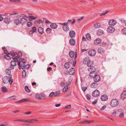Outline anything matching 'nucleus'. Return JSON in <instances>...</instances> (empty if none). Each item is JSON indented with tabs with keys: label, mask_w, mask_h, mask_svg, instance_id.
I'll return each mask as SVG.
<instances>
[{
	"label": "nucleus",
	"mask_w": 126,
	"mask_h": 126,
	"mask_svg": "<svg viewBox=\"0 0 126 126\" xmlns=\"http://www.w3.org/2000/svg\"><path fill=\"white\" fill-rule=\"evenodd\" d=\"M83 62L84 63H86L87 66L90 67H92L93 65L94 62L89 58H86L84 60Z\"/></svg>",
	"instance_id": "obj_1"
},
{
	"label": "nucleus",
	"mask_w": 126,
	"mask_h": 126,
	"mask_svg": "<svg viewBox=\"0 0 126 126\" xmlns=\"http://www.w3.org/2000/svg\"><path fill=\"white\" fill-rule=\"evenodd\" d=\"M60 24L63 25V28L64 31H69V28L68 25V22L61 23Z\"/></svg>",
	"instance_id": "obj_2"
},
{
	"label": "nucleus",
	"mask_w": 126,
	"mask_h": 126,
	"mask_svg": "<svg viewBox=\"0 0 126 126\" xmlns=\"http://www.w3.org/2000/svg\"><path fill=\"white\" fill-rule=\"evenodd\" d=\"M118 104V101L117 99H115L112 100L111 103V106L112 107H116Z\"/></svg>",
	"instance_id": "obj_3"
},
{
	"label": "nucleus",
	"mask_w": 126,
	"mask_h": 126,
	"mask_svg": "<svg viewBox=\"0 0 126 126\" xmlns=\"http://www.w3.org/2000/svg\"><path fill=\"white\" fill-rule=\"evenodd\" d=\"M88 55L91 56H95L96 54V51L94 49H91L89 50L88 52Z\"/></svg>",
	"instance_id": "obj_4"
},
{
	"label": "nucleus",
	"mask_w": 126,
	"mask_h": 126,
	"mask_svg": "<svg viewBox=\"0 0 126 126\" xmlns=\"http://www.w3.org/2000/svg\"><path fill=\"white\" fill-rule=\"evenodd\" d=\"M38 121V120L36 119H28L26 120H24V122L31 123H33V121Z\"/></svg>",
	"instance_id": "obj_5"
},
{
	"label": "nucleus",
	"mask_w": 126,
	"mask_h": 126,
	"mask_svg": "<svg viewBox=\"0 0 126 126\" xmlns=\"http://www.w3.org/2000/svg\"><path fill=\"white\" fill-rule=\"evenodd\" d=\"M100 94L99 91L97 90L94 91L92 93V95L94 97H97Z\"/></svg>",
	"instance_id": "obj_6"
},
{
	"label": "nucleus",
	"mask_w": 126,
	"mask_h": 126,
	"mask_svg": "<svg viewBox=\"0 0 126 126\" xmlns=\"http://www.w3.org/2000/svg\"><path fill=\"white\" fill-rule=\"evenodd\" d=\"M94 78V81L96 82L99 81L100 79V76L98 75H96Z\"/></svg>",
	"instance_id": "obj_7"
},
{
	"label": "nucleus",
	"mask_w": 126,
	"mask_h": 126,
	"mask_svg": "<svg viewBox=\"0 0 126 126\" xmlns=\"http://www.w3.org/2000/svg\"><path fill=\"white\" fill-rule=\"evenodd\" d=\"M108 97L107 95L103 94L101 97V99L102 101H105L108 99Z\"/></svg>",
	"instance_id": "obj_8"
},
{
	"label": "nucleus",
	"mask_w": 126,
	"mask_h": 126,
	"mask_svg": "<svg viewBox=\"0 0 126 126\" xmlns=\"http://www.w3.org/2000/svg\"><path fill=\"white\" fill-rule=\"evenodd\" d=\"M101 42V39L99 38L96 39L94 41V44L97 45L99 44Z\"/></svg>",
	"instance_id": "obj_9"
},
{
	"label": "nucleus",
	"mask_w": 126,
	"mask_h": 126,
	"mask_svg": "<svg viewBox=\"0 0 126 126\" xmlns=\"http://www.w3.org/2000/svg\"><path fill=\"white\" fill-rule=\"evenodd\" d=\"M88 70L89 71V72H96V69L95 67L93 66L92 67H90L89 68H88Z\"/></svg>",
	"instance_id": "obj_10"
},
{
	"label": "nucleus",
	"mask_w": 126,
	"mask_h": 126,
	"mask_svg": "<svg viewBox=\"0 0 126 126\" xmlns=\"http://www.w3.org/2000/svg\"><path fill=\"white\" fill-rule=\"evenodd\" d=\"M69 34L71 37L73 38L75 36V33L74 31H71L69 32Z\"/></svg>",
	"instance_id": "obj_11"
},
{
	"label": "nucleus",
	"mask_w": 126,
	"mask_h": 126,
	"mask_svg": "<svg viewBox=\"0 0 126 126\" xmlns=\"http://www.w3.org/2000/svg\"><path fill=\"white\" fill-rule=\"evenodd\" d=\"M3 82L4 84H6L8 82V78L6 76H4L2 78Z\"/></svg>",
	"instance_id": "obj_12"
},
{
	"label": "nucleus",
	"mask_w": 126,
	"mask_h": 126,
	"mask_svg": "<svg viewBox=\"0 0 126 126\" xmlns=\"http://www.w3.org/2000/svg\"><path fill=\"white\" fill-rule=\"evenodd\" d=\"M27 21L28 20L27 19L23 18L21 19L20 23L22 24H23Z\"/></svg>",
	"instance_id": "obj_13"
},
{
	"label": "nucleus",
	"mask_w": 126,
	"mask_h": 126,
	"mask_svg": "<svg viewBox=\"0 0 126 126\" xmlns=\"http://www.w3.org/2000/svg\"><path fill=\"white\" fill-rule=\"evenodd\" d=\"M90 86L92 88H95L97 87L98 84L97 83L94 82L91 84Z\"/></svg>",
	"instance_id": "obj_14"
},
{
	"label": "nucleus",
	"mask_w": 126,
	"mask_h": 126,
	"mask_svg": "<svg viewBox=\"0 0 126 126\" xmlns=\"http://www.w3.org/2000/svg\"><path fill=\"white\" fill-rule=\"evenodd\" d=\"M75 72V70L73 68H72L70 69L69 70V74L71 75H73L74 74Z\"/></svg>",
	"instance_id": "obj_15"
},
{
	"label": "nucleus",
	"mask_w": 126,
	"mask_h": 126,
	"mask_svg": "<svg viewBox=\"0 0 126 126\" xmlns=\"http://www.w3.org/2000/svg\"><path fill=\"white\" fill-rule=\"evenodd\" d=\"M51 28L53 29H56L57 27V25L55 23H52L50 25Z\"/></svg>",
	"instance_id": "obj_16"
},
{
	"label": "nucleus",
	"mask_w": 126,
	"mask_h": 126,
	"mask_svg": "<svg viewBox=\"0 0 126 126\" xmlns=\"http://www.w3.org/2000/svg\"><path fill=\"white\" fill-rule=\"evenodd\" d=\"M117 23L116 20L114 19H111V26H113L115 25Z\"/></svg>",
	"instance_id": "obj_17"
},
{
	"label": "nucleus",
	"mask_w": 126,
	"mask_h": 126,
	"mask_svg": "<svg viewBox=\"0 0 126 126\" xmlns=\"http://www.w3.org/2000/svg\"><path fill=\"white\" fill-rule=\"evenodd\" d=\"M3 21L5 23H9L11 22L10 19L7 17L5 18L4 19Z\"/></svg>",
	"instance_id": "obj_18"
},
{
	"label": "nucleus",
	"mask_w": 126,
	"mask_h": 126,
	"mask_svg": "<svg viewBox=\"0 0 126 126\" xmlns=\"http://www.w3.org/2000/svg\"><path fill=\"white\" fill-rule=\"evenodd\" d=\"M97 34L98 35H101L103 34V31L102 30L99 29L97 31Z\"/></svg>",
	"instance_id": "obj_19"
},
{
	"label": "nucleus",
	"mask_w": 126,
	"mask_h": 126,
	"mask_svg": "<svg viewBox=\"0 0 126 126\" xmlns=\"http://www.w3.org/2000/svg\"><path fill=\"white\" fill-rule=\"evenodd\" d=\"M70 44L71 45H74L75 44V41L73 39H71L69 40Z\"/></svg>",
	"instance_id": "obj_20"
},
{
	"label": "nucleus",
	"mask_w": 126,
	"mask_h": 126,
	"mask_svg": "<svg viewBox=\"0 0 126 126\" xmlns=\"http://www.w3.org/2000/svg\"><path fill=\"white\" fill-rule=\"evenodd\" d=\"M96 72H90L89 74V76L91 78H94V76H95L96 75Z\"/></svg>",
	"instance_id": "obj_21"
},
{
	"label": "nucleus",
	"mask_w": 126,
	"mask_h": 126,
	"mask_svg": "<svg viewBox=\"0 0 126 126\" xmlns=\"http://www.w3.org/2000/svg\"><path fill=\"white\" fill-rule=\"evenodd\" d=\"M38 31L39 33L41 34H42L44 33L43 28L41 27H40L38 28Z\"/></svg>",
	"instance_id": "obj_22"
},
{
	"label": "nucleus",
	"mask_w": 126,
	"mask_h": 126,
	"mask_svg": "<svg viewBox=\"0 0 126 126\" xmlns=\"http://www.w3.org/2000/svg\"><path fill=\"white\" fill-rule=\"evenodd\" d=\"M100 24L99 23H97L94 25V27L96 29L100 27Z\"/></svg>",
	"instance_id": "obj_23"
},
{
	"label": "nucleus",
	"mask_w": 126,
	"mask_h": 126,
	"mask_svg": "<svg viewBox=\"0 0 126 126\" xmlns=\"http://www.w3.org/2000/svg\"><path fill=\"white\" fill-rule=\"evenodd\" d=\"M1 91L3 93H5L8 92V89L6 87L4 86L2 87Z\"/></svg>",
	"instance_id": "obj_24"
},
{
	"label": "nucleus",
	"mask_w": 126,
	"mask_h": 126,
	"mask_svg": "<svg viewBox=\"0 0 126 126\" xmlns=\"http://www.w3.org/2000/svg\"><path fill=\"white\" fill-rule=\"evenodd\" d=\"M98 51L100 53L102 54L104 52V50L103 48L101 47H100L98 48Z\"/></svg>",
	"instance_id": "obj_25"
},
{
	"label": "nucleus",
	"mask_w": 126,
	"mask_h": 126,
	"mask_svg": "<svg viewBox=\"0 0 126 126\" xmlns=\"http://www.w3.org/2000/svg\"><path fill=\"white\" fill-rule=\"evenodd\" d=\"M12 76L11 75H10L9 76V78H10L8 80V81H9L10 84V85H11L13 82V80L12 79Z\"/></svg>",
	"instance_id": "obj_26"
},
{
	"label": "nucleus",
	"mask_w": 126,
	"mask_h": 126,
	"mask_svg": "<svg viewBox=\"0 0 126 126\" xmlns=\"http://www.w3.org/2000/svg\"><path fill=\"white\" fill-rule=\"evenodd\" d=\"M86 39L88 40H90L91 38L90 34L89 33L86 34Z\"/></svg>",
	"instance_id": "obj_27"
},
{
	"label": "nucleus",
	"mask_w": 126,
	"mask_h": 126,
	"mask_svg": "<svg viewBox=\"0 0 126 126\" xmlns=\"http://www.w3.org/2000/svg\"><path fill=\"white\" fill-rule=\"evenodd\" d=\"M69 56L71 57H73L74 55V52L72 51H70L69 53Z\"/></svg>",
	"instance_id": "obj_28"
},
{
	"label": "nucleus",
	"mask_w": 126,
	"mask_h": 126,
	"mask_svg": "<svg viewBox=\"0 0 126 126\" xmlns=\"http://www.w3.org/2000/svg\"><path fill=\"white\" fill-rule=\"evenodd\" d=\"M20 101H21V102H29L30 101V99H29L28 98H24L20 100Z\"/></svg>",
	"instance_id": "obj_29"
},
{
	"label": "nucleus",
	"mask_w": 126,
	"mask_h": 126,
	"mask_svg": "<svg viewBox=\"0 0 126 126\" xmlns=\"http://www.w3.org/2000/svg\"><path fill=\"white\" fill-rule=\"evenodd\" d=\"M22 54V53L21 52H19L18 53H17V54L16 55V57L17 58H19L21 56Z\"/></svg>",
	"instance_id": "obj_30"
},
{
	"label": "nucleus",
	"mask_w": 126,
	"mask_h": 126,
	"mask_svg": "<svg viewBox=\"0 0 126 126\" xmlns=\"http://www.w3.org/2000/svg\"><path fill=\"white\" fill-rule=\"evenodd\" d=\"M14 23L16 25H18L20 23L19 20L18 19H15L14 20Z\"/></svg>",
	"instance_id": "obj_31"
},
{
	"label": "nucleus",
	"mask_w": 126,
	"mask_h": 126,
	"mask_svg": "<svg viewBox=\"0 0 126 126\" xmlns=\"http://www.w3.org/2000/svg\"><path fill=\"white\" fill-rule=\"evenodd\" d=\"M64 67L66 69H68L70 67V65L69 63H66L64 64Z\"/></svg>",
	"instance_id": "obj_32"
},
{
	"label": "nucleus",
	"mask_w": 126,
	"mask_h": 126,
	"mask_svg": "<svg viewBox=\"0 0 126 126\" xmlns=\"http://www.w3.org/2000/svg\"><path fill=\"white\" fill-rule=\"evenodd\" d=\"M68 89V86H66L63 90V91L64 92H65L67 91Z\"/></svg>",
	"instance_id": "obj_33"
},
{
	"label": "nucleus",
	"mask_w": 126,
	"mask_h": 126,
	"mask_svg": "<svg viewBox=\"0 0 126 126\" xmlns=\"http://www.w3.org/2000/svg\"><path fill=\"white\" fill-rule=\"evenodd\" d=\"M26 76V72L25 70H24L22 73V77L23 78H25Z\"/></svg>",
	"instance_id": "obj_34"
},
{
	"label": "nucleus",
	"mask_w": 126,
	"mask_h": 126,
	"mask_svg": "<svg viewBox=\"0 0 126 126\" xmlns=\"http://www.w3.org/2000/svg\"><path fill=\"white\" fill-rule=\"evenodd\" d=\"M11 64L13 66H15L16 65V62L14 61H12L11 62Z\"/></svg>",
	"instance_id": "obj_35"
},
{
	"label": "nucleus",
	"mask_w": 126,
	"mask_h": 126,
	"mask_svg": "<svg viewBox=\"0 0 126 126\" xmlns=\"http://www.w3.org/2000/svg\"><path fill=\"white\" fill-rule=\"evenodd\" d=\"M25 91L28 92L29 93L30 92V90L29 88L27 86H26L25 87Z\"/></svg>",
	"instance_id": "obj_36"
},
{
	"label": "nucleus",
	"mask_w": 126,
	"mask_h": 126,
	"mask_svg": "<svg viewBox=\"0 0 126 126\" xmlns=\"http://www.w3.org/2000/svg\"><path fill=\"white\" fill-rule=\"evenodd\" d=\"M51 29L49 28H47L46 30V32L47 33H49L50 32H51Z\"/></svg>",
	"instance_id": "obj_37"
},
{
	"label": "nucleus",
	"mask_w": 126,
	"mask_h": 126,
	"mask_svg": "<svg viewBox=\"0 0 126 126\" xmlns=\"http://www.w3.org/2000/svg\"><path fill=\"white\" fill-rule=\"evenodd\" d=\"M30 65L29 64H27L25 65L24 66L22 65H21V67H23V68H25L28 69H29L30 67Z\"/></svg>",
	"instance_id": "obj_38"
},
{
	"label": "nucleus",
	"mask_w": 126,
	"mask_h": 126,
	"mask_svg": "<svg viewBox=\"0 0 126 126\" xmlns=\"http://www.w3.org/2000/svg\"><path fill=\"white\" fill-rule=\"evenodd\" d=\"M35 97L37 99L39 100L41 99V98L40 96L38 94H35Z\"/></svg>",
	"instance_id": "obj_39"
},
{
	"label": "nucleus",
	"mask_w": 126,
	"mask_h": 126,
	"mask_svg": "<svg viewBox=\"0 0 126 126\" xmlns=\"http://www.w3.org/2000/svg\"><path fill=\"white\" fill-rule=\"evenodd\" d=\"M5 73L8 75H9L10 73L11 72L10 70L9 69H7L5 70Z\"/></svg>",
	"instance_id": "obj_40"
},
{
	"label": "nucleus",
	"mask_w": 126,
	"mask_h": 126,
	"mask_svg": "<svg viewBox=\"0 0 126 126\" xmlns=\"http://www.w3.org/2000/svg\"><path fill=\"white\" fill-rule=\"evenodd\" d=\"M32 25V23L30 22H28L27 23V25L28 27H31Z\"/></svg>",
	"instance_id": "obj_41"
},
{
	"label": "nucleus",
	"mask_w": 126,
	"mask_h": 126,
	"mask_svg": "<svg viewBox=\"0 0 126 126\" xmlns=\"http://www.w3.org/2000/svg\"><path fill=\"white\" fill-rule=\"evenodd\" d=\"M121 95V98L123 99H124L126 98V94H122Z\"/></svg>",
	"instance_id": "obj_42"
},
{
	"label": "nucleus",
	"mask_w": 126,
	"mask_h": 126,
	"mask_svg": "<svg viewBox=\"0 0 126 126\" xmlns=\"http://www.w3.org/2000/svg\"><path fill=\"white\" fill-rule=\"evenodd\" d=\"M109 12V11H106V12L101 13L99 15L100 16H104L107 13H108Z\"/></svg>",
	"instance_id": "obj_43"
},
{
	"label": "nucleus",
	"mask_w": 126,
	"mask_h": 126,
	"mask_svg": "<svg viewBox=\"0 0 126 126\" xmlns=\"http://www.w3.org/2000/svg\"><path fill=\"white\" fill-rule=\"evenodd\" d=\"M9 55H5L4 56V57L6 59H11V57L8 56Z\"/></svg>",
	"instance_id": "obj_44"
},
{
	"label": "nucleus",
	"mask_w": 126,
	"mask_h": 126,
	"mask_svg": "<svg viewBox=\"0 0 126 126\" xmlns=\"http://www.w3.org/2000/svg\"><path fill=\"white\" fill-rule=\"evenodd\" d=\"M10 54L11 55L13 56H15L16 57V55L17 54V53L15 52L14 53L13 52H10Z\"/></svg>",
	"instance_id": "obj_45"
},
{
	"label": "nucleus",
	"mask_w": 126,
	"mask_h": 126,
	"mask_svg": "<svg viewBox=\"0 0 126 126\" xmlns=\"http://www.w3.org/2000/svg\"><path fill=\"white\" fill-rule=\"evenodd\" d=\"M31 30L33 32H36V27H35V26L33 27Z\"/></svg>",
	"instance_id": "obj_46"
},
{
	"label": "nucleus",
	"mask_w": 126,
	"mask_h": 126,
	"mask_svg": "<svg viewBox=\"0 0 126 126\" xmlns=\"http://www.w3.org/2000/svg\"><path fill=\"white\" fill-rule=\"evenodd\" d=\"M41 97L43 98V99H46V95L44 94H42L41 95Z\"/></svg>",
	"instance_id": "obj_47"
},
{
	"label": "nucleus",
	"mask_w": 126,
	"mask_h": 126,
	"mask_svg": "<svg viewBox=\"0 0 126 126\" xmlns=\"http://www.w3.org/2000/svg\"><path fill=\"white\" fill-rule=\"evenodd\" d=\"M71 79H69V81H67L66 83L67 85V86L70 85L71 84Z\"/></svg>",
	"instance_id": "obj_48"
},
{
	"label": "nucleus",
	"mask_w": 126,
	"mask_h": 126,
	"mask_svg": "<svg viewBox=\"0 0 126 126\" xmlns=\"http://www.w3.org/2000/svg\"><path fill=\"white\" fill-rule=\"evenodd\" d=\"M60 93V92L59 91H57L54 93V96H56L59 95Z\"/></svg>",
	"instance_id": "obj_49"
},
{
	"label": "nucleus",
	"mask_w": 126,
	"mask_h": 126,
	"mask_svg": "<svg viewBox=\"0 0 126 126\" xmlns=\"http://www.w3.org/2000/svg\"><path fill=\"white\" fill-rule=\"evenodd\" d=\"M17 63L19 65V69H20L21 68L22 69H23V68L21 67V65H20V61H18Z\"/></svg>",
	"instance_id": "obj_50"
},
{
	"label": "nucleus",
	"mask_w": 126,
	"mask_h": 126,
	"mask_svg": "<svg viewBox=\"0 0 126 126\" xmlns=\"http://www.w3.org/2000/svg\"><path fill=\"white\" fill-rule=\"evenodd\" d=\"M29 18L30 19L33 20L35 19L36 18H36L35 17L32 16H29Z\"/></svg>",
	"instance_id": "obj_51"
},
{
	"label": "nucleus",
	"mask_w": 126,
	"mask_h": 126,
	"mask_svg": "<svg viewBox=\"0 0 126 126\" xmlns=\"http://www.w3.org/2000/svg\"><path fill=\"white\" fill-rule=\"evenodd\" d=\"M115 29L114 27L111 26V33L114 32L115 31Z\"/></svg>",
	"instance_id": "obj_52"
},
{
	"label": "nucleus",
	"mask_w": 126,
	"mask_h": 126,
	"mask_svg": "<svg viewBox=\"0 0 126 126\" xmlns=\"http://www.w3.org/2000/svg\"><path fill=\"white\" fill-rule=\"evenodd\" d=\"M53 96H54V93L53 92L50 93L49 95V97H51Z\"/></svg>",
	"instance_id": "obj_53"
},
{
	"label": "nucleus",
	"mask_w": 126,
	"mask_h": 126,
	"mask_svg": "<svg viewBox=\"0 0 126 126\" xmlns=\"http://www.w3.org/2000/svg\"><path fill=\"white\" fill-rule=\"evenodd\" d=\"M124 113L123 112H121L120 114L119 117L120 118H122L124 117Z\"/></svg>",
	"instance_id": "obj_54"
},
{
	"label": "nucleus",
	"mask_w": 126,
	"mask_h": 126,
	"mask_svg": "<svg viewBox=\"0 0 126 126\" xmlns=\"http://www.w3.org/2000/svg\"><path fill=\"white\" fill-rule=\"evenodd\" d=\"M20 60L23 63H26V61L24 60V59L23 58H21L20 59Z\"/></svg>",
	"instance_id": "obj_55"
},
{
	"label": "nucleus",
	"mask_w": 126,
	"mask_h": 126,
	"mask_svg": "<svg viewBox=\"0 0 126 126\" xmlns=\"http://www.w3.org/2000/svg\"><path fill=\"white\" fill-rule=\"evenodd\" d=\"M86 98L88 100H89L91 98V96L88 94H87L86 95Z\"/></svg>",
	"instance_id": "obj_56"
},
{
	"label": "nucleus",
	"mask_w": 126,
	"mask_h": 126,
	"mask_svg": "<svg viewBox=\"0 0 126 126\" xmlns=\"http://www.w3.org/2000/svg\"><path fill=\"white\" fill-rule=\"evenodd\" d=\"M33 32L31 30H30L29 33V35L32 36V35Z\"/></svg>",
	"instance_id": "obj_57"
},
{
	"label": "nucleus",
	"mask_w": 126,
	"mask_h": 126,
	"mask_svg": "<svg viewBox=\"0 0 126 126\" xmlns=\"http://www.w3.org/2000/svg\"><path fill=\"white\" fill-rule=\"evenodd\" d=\"M84 18V16H82L81 17L78 19H77V21H78V22H79L80 20H82Z\"/></svg>",
	"instance_id": "obj_58"
},
{
	"label": "nucleus",
	"mask_w": 126,
	"mask_h": 126,
	"mask_svg": "<svg viewBox=\"0 0 126 126\" xmlns=\"http://www.w3.org/2000/svg\"><path fill=\"white\" fill-rule=\"evenodd\" d=\"M31 112L30 111H28L24 113V114L26 115H29L31 113Z\"/></svg>",
	"instance_id": "obj_59"
},
{
	"label": "nucleus",
	"mask_w": 126,
	"mask_h": 126,
	"mask_svg": "<svg viewBox=\"0 0 126 126\" xmlns=\"http://www.w3.org/2000/svg\"><path fill=\"white\" fill-rule=\"evenodd\" d=\"M106 107V106L104 105V106L100 109V110L101 111H103V110L104 109H105V108Z\"/></svg>",
	"instance_id": "obj_60"
},
{
	"label": "nucleus",
	"mask_w": 126,
	"mask_h": 126,
	"mask_svg": "<svg viewBox=\"0 0 126 126\" xmlns=\"http://www.w3.org/2000/svg\"><path fill=\"white\" fill-rule=\"evenodd\" d=\"M122 31L124 34H126V28H125L122 29Z\"/></svg>",
	"instance_id": "obj_61"
},
{
	"label": "nucleus",
	"mask_w": 126,
	"mask_h": 126,
	"mask_svg": "<svg viewBox=\"0 0 126 126\" xmlns=\"http://www.w3.org/2000/svg\"><path fill=\"white\" fill-rule=\"evenodd\" d=\"M87 87L86 86L83 87H82V89L84 91H85L87 89Z\"/></svg>",
	"instance_id": "obj_62"
},
{
	"label": "nucleus",
	"mask_w": 126,
	"mask_h": 126,
	"mask_svg": "<svg viewBox=\"0 0 126 126\" xmlns=\"http://www.w3.org/2000/svg\"><path fill=\"white\" fill-rule=\"evenodd\" d=\"M65 85V84L63 82H61L60 84V85L61 87H63Z\"/></svg>",
	"instance_id": "obj_63"
},
{
	"label": "nucleus",
	"mask_w": 126,
	"mask_h": 126,
	"mask_svg": "<svg viewBox=\"0 0 126 126\" xmlns=\"http://www.w3.org/2000/svg\"><path fill=\"white\" fill-rule=\"evenodd\" d=\"M97 99H96L95 100H94V101H93L92 102V104H93L94 105V104H96L97 103Z\"/></svg>",
	"instance_id": "obj_64"
}]
</instances>
